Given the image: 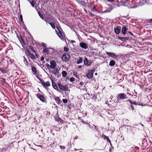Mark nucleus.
Wrapping results in <instances>:
<instances>
[{"label": "nucleus", "mask_w": 152, "mask_h": 152, "mask_svg": "<svg viewBox=\"0 0 152 152\" xmlns=\"http://www.w3.org/2000/svg\"><path fill=\"white\" fill-rule=\"evenodd\" d=\"M54 50V49L49 48H43L42 50L43 53H46L47 55H51L53 54Z\"/></svg>", "instance_id": "f257e3e1"}, {"label": "nucleus", "mask_w": 152, "mask_h": 152, "mask_svg": "<svg viewBox=\"0 0 152 152\" xmlns=\"http://www.w3.org/2000/svg\"><path fill=\"white\" fill-rule=\"evenodd\" d=\"M39 80L40 81V82L41 83L43 87L46 89L48 90V88L47 87L50 86V82L49 81H47L46 82H45L43 80L39 78Z\"/></svg>", "instance_id": "f03ea898"}, {"label": "nucleus", "mask_w": 152, "mask_h": 152, "mask_svg": "<svg viewBox=\"0 0 152 152\" xmlns=\"http://www.w3.org/2000/svg\"><path fill=\"white\" fill-rule=\"evenodd\" d=\"M117 98L118 100H124L128 98L126 95L124 93H121L118 94Z\"/></svg>", "instance_id": "7ed1b4c3"}, {"label": "nucleus", "mask_w": 152, "mask_h": 152, "mask_svg": "<svg viewBox=\"0 0 152 152\" xmlns=\"http://www.w3.org/2000/svg\"><path fill=\"white\" fill-rule=\"evenodd\" d=\"M106 54L110 57L116 59L118 57V56L115 53H114L111 52H106Z\"/></svg>", "instance_id": "20e7f679"}, {"label": "nucleus", "mask_w": 152, "mask_h": 152, "mask_svg": "<svg viewBox=\"0 0 152 152\" xmlns=\"http://www.w3.org/2000/svg\"><path fill=\"white\" fill-rule=\"evenodd\" d=\"M61 58L63 61L66 62L69 60L70 56L68 54H66H66H64L62 56Z\"/></svg>", "instance_id": "39448f33"}, {"label": "nucleus", "mask_w": 152, "mask_h": 152, "mask_svg": "<svg viewBox=\"0 0 152 152\" xmlns=\"http://www.w3.org/2000/svg\"><path fill=\"white\" fill-rule=\"evenodd\" d=\"M58 85L59 88L62 91H66L68 89V88L67 86L66 85L63 86L60 83H58Z\"/></svg>", "instance_id": "423d86ee"}, {"label": "nucleus", "mask_w": 152, "mask_h": 152, "mask_svg": "<svg viewBox=\"0 0 152 152\" xmlns=\"http://www.w3.org/2000/svg\"><path fill=\"white\" fill-rule=\"evenodd\" d=\"M79 45L81 48L84 49H86L88 48V44L82 41L80 42Z\"/></svg>", "instance_id": "0eeeda50"}, {"label": "nucleus", "mask_w": 152, "mask_h": 152, "mask_svg": "<svg viewBox=\"0 0 152 152\" xmlns=\"http://www.w3.org/2000/svg\"><path fill=\"white\" fill-rule=\"evenodd\" d=\"M84 0H77L78 3L81 7H86V4L84 1Z\"/></svg>", "instance_id": "6e6552de"}, {"label": "nucleus", "mask_w": 152, "mask_h": 152, "mask_svg": "<svg viewBox=\"0 0 152 152\" xmlns=\"http://www.w3.org/2000/svg\"><path fill=\"white\" fill-rule=\"evenodd\" d=\"M50 68L55 69L57 66L56 61L54 60H52L50 61Z\"/></svg>", "instance_id": "1a4fd4ad"}, {"label": "nucleus", "mask_w": 152, "mask_h": 152, "mask_svg": "<svg viewBox=\"0 0 152 152\" xmlns=\"http://www.w3.org/2000/svg\"><path fill=\"white\" fill-rule=\"evenodd\" d=\"M121 28L119 26H117L116 27L114 28V30L115 33L117 34H118L121 32Z\"/></svg>", "instance_id": "9d476101"}, {"label": "nucleus", "mask_w": 152, "mask_h": 152, "mask_svg": "<svg viewBox=\"0 0 152 152\" xmlns=\"http://www.w3.org/2000/svg\"><path fill=\"white\" fill-rule=\"evenodd\" d=\"M123 123L124 124L122 126L124 127H130V126L127 125L129 124V120L126 119V120H123Z\"/></svg>", "instance_id": "9b49d317"}, {"label": "nucleus", "mask_w": 152, "mask_h": 152, "mask_svg": "<svg viewBox=\"0 0 152 152\" xmlns=\"http://www.w3.org/2000/svg\"><path fill=\"white\" fill-rule=\"evenodd\" d=\"M84 64L86 66H89L91 65V63L89 60H88L87 58L86 57H85L83 61Z\"/></svg>", "instance_id": "f8f14e48"}, {"label": "nucleus", "mask_w": 152, "mask_h": 152, "mask_svg": "<svg viewBox=\"0 0 152 152\" xmlns=\"http://www.w3.org/2000/svg\"><path fill=\"white\" fill-rule=\"evenodd\" d=\"M39 99L42 102L46 103L47 100L43 95L39 94Z\"/></svg>", "instance_id": "ddd939ff"}, {"label": "nucleus", "mask_w": 152, "mask_h": 152, "mask_svg": "<svg viewBox=\"0 0 152 152\" xmlns=\"http://www.w3.org/2000/svg\"><path fill=\"white\" fill-rule=\"evenodd\" d=\"M14 143H13L12 142L11 143H10L9 145L7 147V149H10L11 146L14 147V148H17V146L16 147H15L14 146V143L15 145H18L17 143L16 142H14Z\"/></svg>", "instance_id": "4468645a"}, {"label": "nucleus", "mask_w": 152, "mask_h": 152, "mask_svg": "<svg viewBox=\"0 0 152 152\" xmlns=\"http://www.w3.org/2000/svg\"><path fill=\"white\" fill-rule=\"evenodd\" d=\"M39 15L41 18H42V20H44L46 22L47 24L48 21L50 22V20H48V19L47 18L44 19L43 15L39 11Z\"/></svg>", "instance_id": "2eb2a0df"}, {"label": "nucleus", "mask_w": 152, "mask_h": 152, "mask_svg": "<svg viewBox=\"0 0 152 152\" xmlns=\"http://www.w3.org/2000/svg\"><path fill=\"white\" fill-rule=\"evenodd\" d=\"M127 28L126 26H124L122 28L121 30L122 34L125 36L126 33V31H127Z\"/></svg>", "instance_id": "dca6fc26"}, {"label": "nucleus", "mask_w": 152, "mask_h": 152, "mask_svg": "<svg viewBox=\"0 0 152 152\" xmlns=\"http://www.w3.org/2000/svg\"><path fill=\"white\" fill-rule=\"evenodd\" d=\"M88 125L90 128L92 129L94 131H98V129L96 126L94 125L92 126H91L89 124H88Z\"/></svg>", "instance_id": "f3484780"}, {"label": "nucleus", "mask_w": 152, "mask_h": 152, "mask_svg": "<svg viewBox=\"0 0 152 152\" xmlns=\"http://www.w3.org/2000/svg\"><path fill=\"white\" fill-rule=\"evenodd\" d=\"M118 39L121 41H124L128 40L129 37H122L120 36H119L118 37Z\"/></svg>", "instance_id": "a211bd4d"}, {"label": "nucleus", "mask_w": 152, "mask_h": 152, "mask_svg": "<svg viewBox=\"0 0 152 152\" xmlns=\"http://www.w3.org/2000/svg\"><path fill=\"white\" fill-rule=\"evenodd\" d=\"M102 137L104 138V139H105L106 140L108 141V142H109L111 145V146H112V145L111 142V141L109 139V138L106 135L104 134H103L102 136Z\"/></svg>", "instance_id": "6ab92c4d"}, {"label": "nucleus", "mask_w": 152, "mask_h": 152, "mask_svg": "<svg viewBox=\"0 0 152 152\" xmlns=\"http://www.w3.org/2000/svg\"><path fill=\"white\" fill-rule=\"evenodd\" d=\"M52 86L53 88L55 89L56 90H57L58 91V90H59L58 86L55 83V82H54L53 80H52Z\"/></svg>", "instance_id": "aec40b11"}, {"label": "nucleus", "mask_w": 152, "mask_h": 152, "mask_svg": "<svg viewBox=\"0 0 152 152\" xmlns=\"http://www.w3.org/2000/svg\"><path fill=\"white\" fill-rule=\"evenodd\" d=\"M56 28L59 31V33H57L60 39H61L62 40H63L64 39V37L63 35H62V32L59 30L58 28V27H57Z\"/></svg>", "instance_id": "412c9836"}, {"label": "nucleus", "mask_w": 152, "mask_h": 152, "mask_svg": "<svg viewBox=\"0 0 152 152\" xmlns=\"http://www.w3.org/2000/svg\"><path fill=\"white\" fill-rule=\"evenodd\" d=\"M29 49L32 51V52H34L35 53L36 56L37 57H38V56L37 54L36 53V51L35 50V48H34L33 46L30 45L29 46Z\"/></svg>", "instance_id": "4be33fe9"}, {"label": "nucleus", "mask_w": 152, "mask_h": 152, "mask_svg": "<svg viewBox=\"0 0 152 152\" xmlns=\"http://www.w3.org/2000/svg\"><path fill=\"white\" fill-rule=\"evenodd\" d=\"M32 72L34 73V74L35 75V76L37 77V78H38V75L36 73L37 70L35 67H32Z\"/></svg>", "instance_id": "5701e85b"}, {"label": "nucleus", "mask_w": 152, "mask_h": 152, "mask_svg": "<svg viewBox=\"0 0 152 152\" xmlns=\"http://www.w3.org/2000/svg\"><path fill=\"white\" fill-rule=\"evenodd\" d=\"M115 64V61L114 60L112 59L110 61L109 65L111 66H114Z\"/></svg>", "instance_id": "b1692460"}, {"label": "nucleus", "mask_w": 152, "mask_h": 152, "mask_svg": "<svg viewBox=\"0 0 152 152\" xmlns=\"http://www.w3.org/2000/svg\"><path fill=\"white\" fill-rule=\"evenodd\" d=\"M142 144L144 147H146L147 146V141L145 139H144L142 140Z\"/></svg>", "instance_id": "393cba45"}, {"label": "nucleus", "mask_w": 152, "mask_h": 152, "mask_svg": "<svg viewBox=\"0 0 152 152\" xmlns=\"http://www.w3.org/2000/svg\"><path fill=\"white\" fill-rule=\"evenodd\" d=\"M54 99L56 102H58V104L62 102V101L60 99L58 96L55 97L54 98Z\"/></svg>", "instance_id": "a878e982"}, {"label": "nucleus", "mask_w": 152, "mask_h": 152, "mask_svg": "<svg viewBox=\"0 0 152 152\" xmlns=\"http://www.w3.org/2000/svg\"><path fill=\"white\" fill-rule=\"evenodd\" d=\"M78 119L79 120V121L82 122L84 124H87V125H88V124H89L88 123L87 121H84L80 117H78Z\"/></svg>", "instance_id": "bb28decb"}, {"label": "nucleus", "mask_w": 152, "mask_h": 152, "mask_svg": "<svg viewBox=\"0 0 152 152\" xmlns=\"http://www.w3.org/2000/svg\"><path fill=\"white\" fill-rule=\"evenodd\" d=\"M54 69V70L53 71V72L54 74L56 75V74L58 73L59 70L58 68H56H56H55V69Z\"/></svg>", "instance_id": "cd10ccee"}, {"label": "nucleus", "mask_w": 152, "mask_h": 152, "mask_svg": "<svg viewBox=\"0 0 152 152\" xmlns=\"http://www.w3.org/2000/svg\"><path fill=\"white\" fill-rule=\"evenodd\" d=\"M83 61V58L82 57H79V59L77 61V64H80L82 63Z\"/></svg>", "instance_id": "c85d7f7f"}, {"label": "nucleus", "mask_w": 152, "mask_h": 152, "mask_svg": "<svg viewBox=\"0 0 152 152\" xmlns=\"http://www.w3.org/2000/svg\"><path fill=\"white\" fill-rule=\"evenodd\" d=\"M49 23L51 25V26L53 28V29H55L56 26L55 25V23H54L52 22H49L48 21L47 23Z\"/></svg>", "instance_id": "c756f323"}, {"label": "nucleus", "mask_w": 152, "mask_h": 152, "mask_svg": "<svg viewBox=\"0 0 152 152\" xmlns=\"http://www.w3.org/2000/svg\"><path fill=\"white\" fill-rule=\"evenodd\" d=\"M55 120L56 121L60 123H62L63 121L61 119L59 118V117H58L57 118H55Z\"/></svg>", "instance_id": "7c9ffc66"}, {"label": "nucleus", "mask_w": 152, "mask_h": 152, "mask_svg": "<svg viewBox=\"0 0 152 152\" xmlns=\"http://www.w3.org/2000/svg\"><path fill=\"white\" fill-rule=\"evenodd\" d=\"M93 75L92 74L88 73L86 75L87 78L88 79H91L93 77Z\"/></svg>", "instance_id": "2f4dec72"}, {"label": "nucleus", "mask_w": 152, "mask_h": 152, "mask_svg": "<svg viewBox=\"0 0 152 152\" xmlns=\"http://www.w3.org/2000/svg\"><path fill=\"white\" fill-rule=\"evenodd\" d=\"M62 74L63 77H66L67 75V73L65 71H63L62 72Z\"/></svg>", "instance_id": "473e14b6"}, {"label": "nucleus", "mask_w": 152, "mask_h": 152, "mask_svg": "<svg viewBox=\"0 0 152 152\" xmlns=\"http://www.w3.org/2000/svg\"><path fill=\"white\" fill-rule=\"evenodd\" d=\"M91 11L93 12H97V10L96 8V6H94V7L91 9Z\"/></svg>", "instance_id": "72a5a7b5"}, {"label": "nucleus", "mask_w": 152, "mask_h": 152, "mask_svg": "<svg viewBox=\"0 0 152 152\" xmlns=\"http://www.w3.org/2000/svg\"><path fill=\"white\" fill-rule=\"evenodd\" d=\"M40 45H41L43 48H48L46 47L47 46V44L43 42H42Z\"/></svg>", "instance_id": "f704fd0d"}, {"label": "nucleus", "mask_w": 152, "mask_h": 152, "mask_svg": "<svg viewBox=\"0 0 152 152\" xmlns=\"http://www.w3.org/2000/svg\"><path fill=\"white\" fill-rule=\"evenodd\" d=\"M25 53L26 55L28 56H29L31 54L30 51L28 49L26 50Z\"/></svg>", "instance_id": "c9c22d12"}, {"label": "nucleus", "mask_w": 152, "mask_h": 152, "mask_svg": "<svg viewBox=\"0 0 152 152\" xmlns=\"http://www.w3.org/2000/svg\"><path fill=\"white\" fill-rule=\"evenodd\" d=\"M145 2L148 4L151 5L152 4V0H146Z\"/></svg>", "instance_id": "e433bc0d"}, {"label": "nucleus", "mask_w": 152, "mask_h": 152, "mask_svg": "<svg viewBox=\"0 0 152 152\" xmlns=\"http://www.w3.org/2000/svg\"><path fill=\"white\" fill-rule=\"evenodd\" d=\"M23 58H24L23 61H24V64H25L26 66H27L28 65V61L26 60V58H25V57L24 56L23 57Z\"/></svg>", "instance_id": "4c0bfd02"}, {"label": "nucleus", "mask_w": 152, "mask_h": 152, "mask_svg": "<svg viewBox=\"0 0 152 152\" xmlns=\"http://www.w3.org/2000/svg\"><path fill=\"white\" fill-rule=\"evenodd\" d=\"M44 66L45 67V68H47L48 69H50V65L48 63H46L44 65Z\"/></svg>", "instance_id": "58836bf2"}, {"label": "nucleus", "mask_w": 152, "mask_h": 152, "mask_svg": "<svg viewBox=\"0 0 152 152\" xmlns=\"http://www.w3.org/2000/svg\"><path fill=\"white\" fill-rule=\"evenodd\" d=\"M112 10V9H110V10L107 9L104 11H102V13H104L106 12H110Z\"/></svg>", "instance_id": "ea45409f"}, {"label": "nucleus", "mask_w": 152, "mask_h": 152, "mask_svg": "<svg viewBox=\"0 0 152 152\" xmlns=\"http://www.w3.org/2000/svg\"><path fill=\"white\" fill-rule=\"evenodd\" d=\"M64 51L66 52H67L69 51V48L66 46L64 47Z\"/></svg>", "instance_id": "a19ab883"}, {"label": "nucleus", "mask_w": 152, "mask_h": 152, "mask_svg": "<svg viewBox=\"0 0 152 152\" xmlns=\"http://www.w3.org/2000/svg\"><path fill=\"white\" fill-rule=\"evenodd\" d=\"M28 56L32 59H33L35 58V56L32 54H31Z\"/></svg>", "instance_id": "79ce46f5"}, {"label": "nucleus", "mask_w": 152, "mask_h": 152, "mask_svg": "<svg viewBox=\"0 0 152 152\" xmlns=\"http://www.w3.org/2000/svg\"><path fill=\"white\" fill-rule=\"evenodd\" d=\"M73 75L75 77H76L77 78L79 76V75H77V73L76 72H73Z\"/></svg>", "instance_id": "37998d69"}, {"label": "nucleus", "mask_w": 152, "mask_h": 152, "mask_svg": "<svg viewBox=\"0 0 152 152\" xmlns=\"http://www.w3.org/2000/svg\"><path fill=\"white\" fill-rule=\"evenodd\" d=\"M45 61H43V62H41L40 63V65H41V67H44V64H45Z\"/></svg>", "instance_id": "c03bdc74"}, {"label": "nucleus", "mask_w": 152, "mask_h": 152, "mask_svg": "<svg viewBox=\"0 0 152 152\" xmlns=\"http://www.w3.org/2000/svg\"><path fill=\"white\" fill-rule=\"evenodd\" d=\"M20 20L21 21V22L23 23L24 22L23 21V16L21 15H20Z\"/></svg>", "instance_id": "a18cd8bd"}, {"label": "nucleus", "mask_w": 152, "mask_h": 152, "mask_svg": "<svg viewBox=\"0 0 152 152\" xmlns=\"http://www.w3.org/2000/svg\"><path fill=\"white\" fill-rule=\"evenodd\" d=\"M31 4L33 7H34L35 6V2L33 1H32L30 2Z\"/></svg>", "instance_id": "49530a36"}, {"label": "nucleus", "mask_w": 152, "mask_h": 152, "mask_svg": "<svg viewBox=\"0 0 152 152\" xmlns=\"http://www.w3.org/2000/svg\"><path fill=\"white\" fill-rule=\"evenodd\" d=\"M89 12V15H90L91 16V17H94L95 16V15L92 12H90V11H88Z\"/></svg>", "instance_id": "de8ad7c7"}, {"label": "nucleus", "mask_w": 152, "mask_h": 152, "mask_svg": "<svg viewBox=\"0 0 152 152\" xmlns=\"http://www.w3.org/2000/svg\"><path fill=\"white\" fill-rule=\"evenodd\" d=\"M75 78L74 77H71L70 79V81L71 82H73L74 81H75Z\"/></svg>", "instance_id": "09e8293b"}, {"label": "nucleus", "mask_w": 152, "mask_h": 152, "mask_svg": "<svg viewBox=\"0 0 152 152\" xmlns=\"http://www.w3.org/2000/svg\"><path fill=\"white\" fill-rule=\"evenodd\" d=\"M0 71L2 73H4L5 72V70L4 69L0 68Z\"/></svg>", "instance_id": "8fccbe9b"}, {"label": "nucleus", "mask_w": 152, "mask_h": 152, "mask_svg": "<svg viewBox=\"0 0 152 152\" xmlns=\"http://www.w3.org/2000/svg\"><path fill=\"white\" fill-rule=\"evenodd\" d=\"M126 102H129L130 103L131 105H132L133 104V101H132L131 100L128 99L127 100H126Z\"/></svg>", "instance_id": "3c124183"}, {"label": "nucleus", "mask_w": 152, "mask_h": 152, "mask_svg": "<svg viewBox=\"0 0 152 152\" xmlns=\"http://www.w3.org/2000/svg\"><path fill=\"white\" fill-rule=\"evenodd\" d=\"M63 102L64 103H66L68 102V100L66 99H62Z\"/></svg>", "instance_id": "603ef678"}, {"label": "nucleus", "mask_w": 152, "mask_h": 152, "mask_svg": "<svg viewBox=\"0 0 152 152\" xmlns=\"http://www.w3.org/2000/svg\"><path fill=\"white\" fill-rule=\"evenodd\" d=\"M38 4H36V6L35 7V9L37 11V12L38 13Z\"/></svg>", "instance_id": "864d4df0"}, {"label": "nucleus", "mask_w": 152, "mask_h": 152, "mask_svg": "<svg viewBox=\"0 0 152 152\" xmlns=\"http://www.w3.org/2000/svg\"><path fill=\"white\" fill-rule=\"evenodd\" d=\"M120 6L121 5L116 4H115L114 7H120Z\"/></svg>", "instance_id": "5fc2aeb1"}, {"label": "nucleus", "mask_w": 152, "mask_h": 152, "mask_svg": "<svg viewBox=\"0 0 152 152\" xmlns=\"http://www.w3.org/2000/svg\"><path fill=\"white\" fill-rule=\"evenodd\" d=\"M60 148L61 149H64L65 148V147L64 146L60 145Z\"/></svg>", "instance_id": "6e6d98bb"}, {"label": "nucleus", "mask_w": 152, "mask_h": 152, "mask_svg": "<svg viewBox=\"0 0 152 152\" xmlns=\"http://www.w3.org/2000/svg\"><path fill=\"white\" fill-rule=\"evenodd\" d=\"M94 72V71L91 70L90 71H89L88 73H91V74L93 75Z\"/></svg>", "instance_id": "4d7b16f0"}, {"label": "nucleus", "mask_w": 152, "mask_h": 152, "mask_svg": "<svg viewBox=\"0 0 152 152\" xmlns=\"http://www.w3.org/2000/svg\"><path fill=\"white\" fill-rule=\"evenodd\" d=\"M126 62H124L123 63H121V66H124L125 65Z\"/></svg>", "instance_id": "13d9d810"}, {"label": "nucleus", "mask_w": 152, "mask_h": 152, "mask_svg": "<svg viewBox=\"0 0 152 152\" xmlns=\"http://www.w3.org/2000/svg\"><path fill=\"white\" fill-rule=\"evenodd\" d=\"M132 104H134L135 105H138V104L135 101H133Z\"/></svg>", "instance_id": "bf43d9fd"}, {"label": "nucleus", "mask_w": 152, "mask_h": 152, "mask_svg": "<svg viewBox=\"0 0 152 152\" xmlns=\"http://www.w3.org/2000/svg\"><path fill=\"white\" fill-rule=\"evenodd\" d=\"M9 61L10 62V64L12 62V61H11V58H9L8 59V60H7V62L8 63L9 62Z\"/></svg>", "instance_id": "052dcab7"}, {"label": "nucleus", "mask_w": 152, "mask_h": 152, "mask_svg": "<svg viewBox=\"0 0 152 152\" xmlns=\"http://www.w3.org/2000/svg\"><path fill=\"white\" fill-rule=\"evenodd\" d=\"M130 108H131V109H132V110H134V106H133V105H130Z\"/></svg>", "instance_id": "680f3d73"}, {"label": "nucleus", "mask_w": 152, "mask_h": 152, "mask_svg": "<svg viewBox=\"0 0 152 152\" xmlns=\"http://www.w3.org/2000/svg\"><path fill=\"white\" fill-rule=\"evenodd\" d=\"M44 57H41V62H43V61H44Z\"/></svg>", "instance_id": "e2e57ef3"}, {"label": "nucleus", "mask_w": 152, "mask_h": 152, "mask_svg": "<svg viewBox=\"0 0 152 152\" xmlns=\"http://www.w3.org/2000/svg\"><path fill=\"white\" fill-rule=\"evenodd\" d=\"M138 105H140V106H145L146 105L145 104L144 105H143L142 104H138Z\"/></svg>", "instance_id": "0e129e2a"}, {"label": "nucleus", "mask_w": 152, "mask_h": 152, "mask_svg": "<svg viewBox=\"0 0 152 152\" xmlns=\"http://www.w3.org/2000/svg\"><path fill=\"white\" fill-rule=\"evenodd\" d=\"M68 146L69 147H70V148H71V147L72 146L71 144V143L69 144V143H68Z\"/></svg>", "instance_id": "69168bd1"}, {"label": "nucleus", "mask_w": 152, "mask_h": 152, "mask_svg": "<svg viewBox=\"0 0 152 152\" xmlns=\"http://www.w3.org/2000/svg\"><path fill=\"white\" fill-rule=\"evenodd\" d=\"M127 32H128L129 34H130L131 35H133V34L131 32L129 31H127Z\"/></svg>", "instance_id": "338daca9"}, {"label": "nucleus", "mask_w": 152, "mask_h": 152, "mask_svg": "<svg viewBox=\"0 0 152 152\" xmlns=\"http://www.w3.org/2000/svg\"><path fill=\"white\" fill-rule=\"evenodd\" d=\"M149 22L150 23H152V19H149Z\"/></svg>", "instance_id": "774afa93"}]
</instances>
